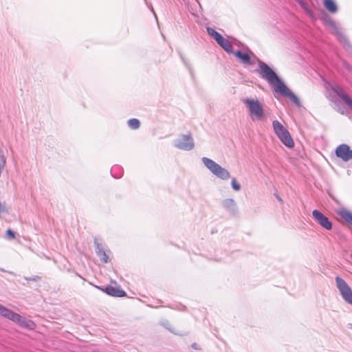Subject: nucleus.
<instances>
[{
    "label": "nucleus",
    "mask_w": 352,
    "mask_h": 352,
    "mask_svg": "<svg viewBox=\"0 0 352 352\" xmlns=\"http://www.w3.org/2000/svg\"><path fill=\"white\" fill-rule=\"evenodd\" d=\"M260 76L274 87V90L281 96L287 97L296 106H300L299 98L285 85L276 74L266 63L258 61Z\"/></svg>",
    "instance_id": "nucleus-1"
},
{
    "label": "nucleus",
    "mask_w": 352,
    "mask_h": 352,
    "mask_svg": "<svg viewBox=\"0 0 352 352\" xmlns=\"http://www.w3.org/2000/svg\"><path fill=\"white\" fill-rule=\"evenodd\" d=\"M242 102L252 121H262L265 119L263 103L256 97L245 98L242 100Z\"/></svg>",
    "instance_id": "nucleus-2"
},
{
    "label": "nucleus",
    "mask_w": 352,
    "mask_h": 352,
    "mask_svg": "<svg viewBox=\"0 0 352 352\" xmlns=\"http://www.w3.org/2000/svg\"><path fill=\"white\" fill-rule=\"evenodd\" d=\"M201 161L204 166L217 177L223 180H227L230 177L229 171L212 160L204 157L201 158Z\"/></svg>",
    "instance_id": "nucleus-3"
},
{
    "label": "nucleus",
    "mask_w": 352,
    "mask_h": 352,
    "mask_svg": "<svg viewBox=\"0 0 352 352\" xmlns=\"http://www.w3.org/2000/svg\"><path fill=\"white\" fill-rule=\"evenodd\" d=\"M273 129L281 142L288 148H293L294 142L288 130L278 120L272 122Z\"/></svg>",
    "instance_id": "nucleus-4"
},
{
    "label": "nucleus",
    "mask_w": 352,
    "mask_h": 352,
    "mask_svg": "<svg viewBox=\"0 0 352 352\" xmlns=\"http://www.w3.org/2000/svg\"><path fill=\"white\" fill-rule=\"evenodd\" d=\"M336 285L342 298L347 303L352 305V289L349 284L341 277L335 278Z\"/></svg>",
    "instance_id": "nucleus-5"
},
{
    "label": "nucleus",
    "mask_w": 352,
    "mask_h": 352,
    "mask_svg": "<svg viewBox=\"0 0 352 352\" xmlns=\"http://www.w3.org/2000/svg\"><path fill=\"white\" fill-rule=\"evenodd\" d=\"M174 146L181 150L191 151L195 147L194 140L190 134H183L174 141Z\"/></svg>",
    "instance_id": "nucleus-6"
},
{
    "label": "nucleus",
    "mask_w": 352,
    "mask_h": 352,
    "mask_svg": "<svg viewBox=\"0 0 352 352\" xmlns=\"http://www.w3.org/2000/svg\"><path fill=\"white\" fill-rule=\"evenodd\" d=\"M312 216L316 221L323 228L330 230L332 228V223L327 217L318 210H314Z\"/></svg>",
    "instance_id": "nucleus-7"
},
{
    "label": "nucleus",
    "mask_w": 352,
    "mask_h": 352,
    "mask_svg": "<svg viewBox=\"0 0 352 352\" xmlns=\"http://www.w3.org/2000/svg\"><path fill=\"white\" fill-rule=\"evenodd\" d=\"M336 155L343 161L348 162L352 159V150L349 145L342 144L336 148Z\"/></svg>",
    "instance_id": "nucleus-8"
},
{
    "label": "nucleus",
    "mask_w": 352,
    "mask_h": 352,
    "mask_svg": "<svg viewBox=\"0 0 352 352\" xmlns=\"http://www.w3.org/2000/svg\"><path fill=\"white\" fill-rule=\"evenodd\" d=\"M333 91L338 95L340 100L344 102L350 110H352V100L350 97L338 86L332 88Z\"/></svg>",
    "instance_id": "nucleus-9"
},
{
    "label": "nucleus",
    "mask_w": 352,
    "mask_h": 352,
    "mask_svg": "<svg viewBox=\"0 0 352 352\" xmlns=\"http://www.w3.org/2000/svg\"><path fill=\"white\" fill-rule=\"evenodd\" d=\"M232 54H233L237 58L241 63L248 65L252 64L250 54L248 52L237 50L233 51Z\"/></svg>",
    "instance_id": "nucleus-10"
},
{
    "label": "nucleus",
    "mask_w": 352,
    "mask_h": 352,
    "mask_svg": "<svg viewBox=\"0 0 352 352\" xmlns=\"http://www.w3.org/2000/svg\"><path fill=\"white\" fill-rule=\"evenodd\" d=\"M103 291L112 296L123 297L126 295V292L124 290L113 286H107Z\"/></svg>",
    "instance_id": "nucleus-11"
},
{
    "label": "nucleus",
    "mask_w": 352,
    "mask_h": 352,
    "mask_svg": "<svg viewBox=\"0 0 352 352\" xmlns=\"http://www.w3.org/2000/svg\"><path fill=\"white\" fill-rule=\"evenodd\" d=\"M6 318L12 320V322H15L20 327L21 326L22 323L23 322V320L25 318L21 316V315L13 312L10 309L8 310Z\"/></svg>",
    "instance_id": "nucleus-12"
},
{
    "label": "nucleus",
    "mask_w": 352,
    "mask_h": 352,
    "mask_svg": "<svg viewBox=\"0 0 352 352\" xmlns=\"http://www.w3.org/2000/svg\"><path fill=\"white\" fill-rule=\"evenodd\" d=\"M327 25L331 28V32L333 34L336 35L338 36V38L340 41H345V38L342 35L341 30L340 28L336 25V23L333 21L332 20H328L327 21Z\"/></svg>",
    "instance_id": "nucleus-13"
},
{
    "label": "nucleus",
    "mask_w": 352,
    "mask_h": 352,
    "mask_svg": "<svg viewBox=\"0 0 352 352\" xmlns=\"http://www.w3.org/2000/svg\"><path fill=\"white\" fill-rule=\"evenodd\" d=\"M226 52L229 54H232L233 52V47L231 42H230L228 39L223 38H221L219 41L217 42Z\"/></svg>",
    "instance_id": "nucleus-14"
},
{
    "label": "nucleus",
    "mask_w": 352,
    "mask_h": 352,
    "mask_svg": "<svg viewBox=\"0 0 352 352\" xmlns=\"http://www.w3.org/2000/svg\"><path fill=\"white\" fill-rule=\"evenodd\" d=\"M338 214L346 222L352 224V212L351 211L345 208H341L338 211Z\"/></svg>",
    "instance_id": "nucleus-15"
},
{
    "label": "nucleus",
    "mask_w": 352,
    "mask_h": 352,
    "mask_svg": "<svg viewBox=\"0 0 352 352\" xmlns=\"http://www.w3.org/2000/svg\"><path fill=\"white\" fill-rule=\"evenodd\" d=\"M96 246V254L100 258V260L103 261L104 263H107L109 261V258L104 250V249L100 245L99 243H95Z\"/></svg>",
    "instance_id": "nucleus-16"
},
{
    "label": "nucleus",
    "mask_w": 352,
    "mask_h": 352,
    "mask_svg": "<svg viewBox=\"0 0 352 352\" xmlns=\"http://www.w3.org/2000/svg\"><path fill=\"white\" fill-rule=\"evenodd\" d=\"M324 6L331 13H336L338 10L337 5L333 0H324Z\"/></svg>",
    "instance_id": "nucleus-17"
},
{
    "label": "nucleus",
    "mask_w": 352,
    "mask_h": 352,
    "mask_svg": "<svg viewBox=\"0 0 352 352\" xmlns=\"http://www.w3.org/2000/svg\"><path fill=\"white\" fill-rule=\"evenodd\" d=\"M207 32L216 42L219 41V39L222 38V36L212 28H207Z\"/></svg>",
    "instance_id": "nucleus-18"
},
{
    "label": "nucleus",
    "mask_w": 352,
    "mask_h": 352,
    "mask_svg": "<svg viewBox=\"0 0 352 352\" xmlns=\"http://www.w3.org/2000/svg\"><path fill=\"white\" fill-rule=\"evenodd\" d=\"M207 32L216 42L219 41V39L222 38V36L212 28H207Z\"/></svg>",
    "instance_id": "nucleus-19"
},
{
    "label": "nucleus",
    "mask_w": 352,
    "mask_h": 352,
    "mask_svg": "<svg viewBox=\"0 0 352 352\" xmlns=\"http://www.w3.org/2000/svg\"><path fill=\"white\" fill-rule=\"evenodd\" d=\"M223 207L229 210H234L236 206L235 201L233 199H226L223 202Z\"/></svg>",
    "instance_id": "nucleus-20"
},
{
    "label": "nucleus",
    "mask_w": 352,
    "mask_h": 352,
    "mask_svg": "<svg viewBox=\"0 0 352 352\" xmlns=\"http://www.w3.org/2000/svg\"><path fill=\"white\" fill-rule=\"evenodd\" d=\"M21 327L32 330L36 327V324L32 320L25 318Z\"/></svg>",
    "instance_id": "nucleus-21"
},
{
    "label": "nucleus",
    "mask_w": 352,
    "mask_h": 352,
    "mask_svg": "<svg viewBox=\"0 0 352 352\" xmlns=\"http://www.w3.org/2000/svg\"><path fill=\"white\" fill-rule=\"evenodd\" d=\"M334 102V104H335V106H336V110L341 113L342 114H344L347 112L346 109H345V107H342L341 105V101L338 99H335L333 100Z\"/></svg>",
    "instance_id": "nucleus-22"
},
{
    "label": "nucleus",
    "mask_w": 352,
    "mask_h": 352,
    "mask_svg": "<svg viewBox=\"0 0 352 352\" xmlns=\"http://www.w3.org/2000/svg\"><path fill=\"white\" fill-rule=\"evenodd\" d=\"M128 125L132 129H137L140 127V121L136 118H132L128 120Z\"/></svg>",
    "instance_id": "nucleus-23"
},
{
    "label": "nucleus",
    "mask_w": 352,
    "mask_h": 352,
    "mask_svg": "<svg viewBox=\"0 0 352 352\" xmlns=\"http://www.w3.org/2000/svg\"><path fill=\"white\" fill-rule=\"evenodd\" d=\"M298 3L300 5V6L311 16H313V14L311 10L309 8V6L307 3H306L304 0H300Z\"/></svg>",
    "instance_id": "nucleus-24"
},
{
    "label": "nucleus",
    "mask_w": 352,
    "mask_h": 352,
    "mask_svg": "<svg viewBox=\"0 0 352 352\" xmlns=\"http://www.w3.org/2000/svg\"><path fill=\"white\" fill-rule=\"evenodd\" d=\"M8 208L6 207V203L5 202H1L0 201V217L2 215L8 214Z\"/></svg>",
    "instance_id": "nucleus-25"
},
{
    "label": "nucleus",
    "mask_w": 352,
    "mask_h": 352,
    "mask_svg": "<svg viewBox=\"0 0 352 352\" xmlns=\"http://www.w3.org/2000/svg\"><path fill=\"white\" fill-rule=\"evenodd\" d=\"M231 185H232V188L235 190V191H239L241 190V185L240 184H239L236 179V178H232V181H231Z\"/></svg>",
    "instance_id": "nucleus-26"
},
{
    "label": "nucleus",
    "mask_w": 352,
    "mask_h": 352,
    "mask_svg": "<svg viewBox=\"0 0 352 352\" xmlns=\"http://www.w3.org/2000/svg\"><path fill=\"white\" fill-rule=\"evenodd\" d=\"M8 309L5 307L4 306L0 305V315L3 317H5L7 315V313L8 311Z\"/></svg>",
    "instance_id": "nucleus-27"
},
{
    "label": "nucleus",
    "mask_w": 352,
    "mask_h": 352,
    "mask_svg": "<svg viewBox=\"0 0 352 352\" xmlns=\"http://www.w3.org/2000/svg\"><path fill=\"white\" fill-rule=\"evenodd\" d=\"M6 235H7V237L9 239H13L15 238V233L12 230H11L10 229H8L6 231Z\"/></svg>",
    "instance_id": "nucleus-28"
},
{
    "label": "nucleus",
    "mask_w": 352,
    "mask_h": 352,
    "mask_svg": "<svg viewBox=\"0 0 352 352\" xmlns=\"http://www.w3.org/2000/svg\"><path fill=\"white\" fill-rule=\"evenodd\" d=\"M192 347L195 349H199V348L197 347V344L196 343H193L192 344Z\"/></svg>",
    "instance_id": "nucleus-29"
},
{
    "label": "nucleus",
    "mask_w": 352,
    "mask_h": 352,
    "mask_svg": "<svg viewBox=\"0 0 352 352\" xmlns=\"http://www.w3.org/2000/svg\"><path fill=\"white\" fill-rule=\"evenodd\" d=\"M115 169H116V168H114L111 169V174H112V175H113V177H115V176L113 175V171H114V170H115Z\"/></svg>",
    "instance_id": "nucleus-30"
},
{
    "label": "nucleus",
    "mask_w": 352,
    "mask_h": 352,
    "mask_svg": "<svg viewBox=\"0 0 352 352\" xmlns=\"http://www.w3.org/2000/svg\"><path fill=\"white\" fill-rule=\"evenodd\" d=\"M277 199H278V200L279 201H280V202H282V201H283L282 199H281V198H280L279 197H277Z\"/></svg>",
    "instance_id": "nucleus-31"
},
{
    "label": "nucleus",
    "mask_w": 352,
    "mask_h": 352,
    "mask_svg": "<svg viewBox=\"0 0 352 352\" xmlns=\"http://www.w3.org/2000/svg\"><path fill=\"white\" fill-rule=\"evenodd\" d=\"M153 14H154L155 17H157L155 12H153Z\"/></svg>",
    "instance_id": "nucleus-32"
},
{
    "label": "nucleus",
    "mask_w": 352,
    "mask_h": 352,
    "mask_svg": "<svg viewBox=\"0 0 352 352\" xmlns=\"http://www.w3.org/2000/svg\"><path fill=\"white\" fill-rule=\"evenodd\" d=\"M153 14H154L155 17H157L155 12H153Z\"/></svg>",
    "instance_id": "nucleus-33"
},
{
    "label": "nucleus",
    "mask_w": 352,
    "mask_h": 352,
    "mask_svg": "<svg viewBox=\"0 0 352 352\" xmlns=\"http://www.w3.org/2000/svg\"><path fill=\"white\" fill-rule=\"evenodd\" d=\"M153 14H154L155 17H157L155 12H153Z\"/></svg>",
    "instance_id": "nucleus-34"
},
{
    "label": "nucleus",
    "mask_w": 352,
    "mask_h": 352,
    "mask_svg": "<svg viewBox=\"0 0 352 352\" xmlns=\"http://www.w3.org/2000/svg\"><path fill=\"white\" fill-rule=\"evenodd\" d=\"M296 1L299 2L300 0H296Z\"/></svg>",
    "instance_id": "nucleus-35"
},
{
    "label": "nucleus",
    "mask_w": 352,
    "mask_h": 352,
    "mask_svg": "<svg viewBox=\"0 0 352 352\" xmlns=\"http://www.w3.org/2000/svg\"><path fill=\"white\" fill-rule=\"evenodd\" d=\"M351 258H352V252H351Z\"/></svg>",
    "instance_id": "nucleus-36"
}]
</instances>
